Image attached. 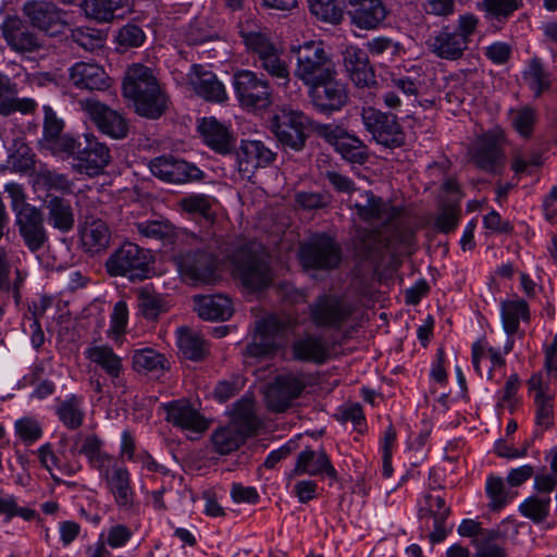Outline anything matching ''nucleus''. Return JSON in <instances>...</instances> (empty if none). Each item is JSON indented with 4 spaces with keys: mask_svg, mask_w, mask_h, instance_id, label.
<instances>
[{
    "mask_svg": "<svg viewBox=\"0 0 557 557\" xmlns=\"http://www.w3.org/2000/svg\"><path fill=\"white\" fill-rule=\"evenodd\" d=\"M149 169L153 176L171 184H184L202 176L197 166L172 154L153 158L149 162Z\"/></svg>",
    "mask_w": 557,
    "mask_h": 557,
    "instance_id": "17",
    "label": "nucleus"
},
{
    "mask_svg": "<svg viewBox=\"0 0 557 557\" xmlns=\"http://www.w3.org/2000/svg\"><path fill=\"white\" fill-rule=\"evenodd\" d=\"M224 261L234 265L243 284L249 288L261 289L272 282L269 264L257 253L256 245L243 239L223 243L215 238L203 249L181 252L174 258L183 280L193 285L216 282L220 265Z\"/></svg>",
    "mask_w": 557,
    "mask_h": 557,
    "instance_id": "1",
    "label": "nucleus"
},
{
    "mask_svg": "<svg viewBox=\"0 0 557 557\" xmlns=\"http://www.w3.org/2000/svg\"><path fill=\"white\" fill-rule=\"evenodd\" d=\"M308 474L312 476L326 475L333 481L338 479L337 471L323 449L306 448L299 453L292 476Z\"/></svg>",
    "mask_w": 557,
    "mask_h": 557,
    "instance_id": "28",
    "label": "nucleus"
},
{
    "mask_svg": "<svg viewBox=\"0 0 557 557\" xmlns=\"http://www.w3.org/2000/svg\"><path fill=\"white\" fill-rule=\"evenodd\" d=\"M86 359L99 367L115 382L124 371L122 358L107 344L91 345L84 351Z\"/></svg>",
    "mask_w": 557,
    "mask_h": 557,
    "instance_id": "33",
    "label": "nucleus"
},
{
    "mask_svg": "<svg viewBox=\"0 0 557 557\" xmlns=\"http://www.w3.org/2000/svg\"><path fill=\"white\" fill-rule=\"evenodd\" d=\"M488 360L491 367L487 371V376L492 377V371L505 364V359L498 350L488 345L485 338L476 341L472 345V363L475 371L482 375L481 362Z\"/></svg>",
    "mask_w": 557,
    "mask_h": 557,
    "instance_id": "42",
    "label": "nucleus"
},
{
    "mask_svg": "<svg viewBox=\"0 0 557 557\" xmlns=\"http://www.w3.org/2000/svg\"><path fill=\"white\" fill-rule=\"evenodd\" d=\"M45 149L51 151L52 154L61 158H73L76 156L77 150L81 149V144L69 135H59L42 146Z\"/></svg>",
    "mask_w": 557,
    "mask_h": 557,
    "instance_id": "56",
    "label": "nucleus"
},
{
    "mask_svg": "<svg viewBox=\"0 0 557 557\" xmlns=\"http://www.w3.org/2000/svg\"><path fill=\"white\" fill-rule=\"evenodd\" d=\"M521 0H482L479 8L490 17L507 18L521 7Z\"/></svg>",
    "mask_w": 557,
    "mask_h": 557,
    "instance_id": "54",
    "label": "nucleus"
},
{
    "mask_svg": "<svg viewBox=\"0 0 557 557\" xmlns=\"http://www.w3.org/2000/svg\"><path fill=\"white\" fill-rule=\"evenodd\" d=\"M34 184L46 190H55L62 194H72L73 191V183L65 174L48 168H40L35 172Z\"/></svg>",
    "mask_w": 557,
    "mask_h": 557,
    "instance_id": "43",
    "label": "nucleus"
},
{
    "mask_svg": "<svg viewBox=\"0 0 557 557\" xmlns=\"http://www.w3.org/2000/svg\"><path fill=\"white\" fill-rule=\"evenodd\" d=\"M331 75L309 86V96L312 104L321 112H334L341 110L348 101L346 85Z\"/></svg>",
    "mask_w": 557,
    "mask_h": 557,
    "instance_id": "18",
    "label": "nucleus"
},
{
    "mask_svg": "<svg viewBox=\"0 0 557 557\" xmlns=\"http://www.w3.org/2000/svg\"><path fill=\"white\" fill-rule=\"evenodd\" d=\"M133 368L137 372H152L165 367V358L154 349L144 348L135 350L132 357Z\"/></svg>",
    "mask_w": 557,
    "mask_h": 557,
    "instance_id": "50",
    "label": "nucleus"
},
{
    "mask_svg": "<svg viewBox=\"0 0 557 557\" xmlns=\"http://www.w3.org/2000/svg\"><path fill=\"white\" fill-rule=\"evenodd\" d=\"M352 307L336 295H322L309 306L312 323L318 327L338 330L352 314Z\"/></svg>",
    "mask_w": 557,
    "mask_h": 557,
    "instance_id": "11",
    "label": "nucleus"
},
{
    "mask_svg": "<svg viewBox=\"0 0 557 557\" xmlns=\"http://www.w3.org/2000/svg\"><path fill=\"white\" fill-rule=\"evenodd\" d=\"M0 33L8 47L16 53H33L42 47L39 37L18 16L5 17Z\"/></svg>",
    "mask_w": 557,
    "mask_h": 557,
    "instance_id": "19",
    "label": "nucleus"
},
{
    "mask_svg": "<svg viewBox=\"0 0 557 557\" xmlns=\"http://www.w3.org/2000/svg\"><path fill=\"white\" fill-rule=\"evenodd\" d=\"M136 232L145 238L165 240L175 235L174 226L168 220H146L134 224Z\"/></svg>",
    "mask_w": 557,
    "mask_h": 557,
    "instance_id": "48",
    "label": "nucleus"
},
{
    "mask_svg": "<svg viewBox=\"0 0 557 557\" xmlns=\"http://www.w3.org/2000/svg\"><path fill=\"white\" fill-rule=\"evenodd\" d=\"M342 55L345 72L357 88H372L376 85L375 72L366 50L349 45Z\"/></svg>",
    "mask_w": 557,
    "mask_h": 557,
    "instance_id": "21",
    "label": "nucleus"
},
{
    "mask_svg": "<svg viewBox=\"0 0 557 557\" xmlns=\"http://www.w3.org/2000/svg\"><path fill=\"white\" fill-rule=\"evenodd\" d=\"M85 139L86 145L77 150L72 166L77 173L94 177L109 165L111 154L108 146L98 141L94 135L86 134Z\"/></svg>",
    "mask_w": 557,
    "mask_h": 557,
    "instance_id": "15",
    "label": "nucleus"
},
{
    "mask_svg": "<svg viewBox=\"0 0 557 557\" xmlns=\"http://www.w3.org/2000/svg\"><path fill=\"white\" fill-rule=\"evenodd\" d=\"M123 96L134 102L135 111L156 120L169 107V97L154 76L152 69L139 63L132 64L123 81Z\"/></svg>",
    "mask_w": 557,
    "mask_h": 557,
    "instance_id": "3",
    "label": "nucleus"
},
{
    "mask_svg": "<svg viewBox=\"0 0 557 557\" xmlns=\"http://www.w3.org/2000/svg\"><path fill=\"white\" fill-rule=\"evenodd\" d=\"M348 5L351 23L366 30L377 28L388 13L382 0H348Z\"/></svg>",
    "mask_w": 557,
    "mask_h": 557,
    "instance_id": "27",
    "label": "nucleus"
},
{
    "mask_svg": "<svg viewBox=\"0 0 557 557\" xmlns=\"http://www.w3.org/2000/svg\"><path fill=\"white\" fill-rule=\"evenodd\" d=\"M15 433L26 445H30L42 436V429L36 419L25 417L14 424Z\"/></svg>",
    "mask_w": 557,
    "mask_h": 557,
    "instance_id": "61",
    "label": "nucleus"
},
{
    "mask_svg": "<svg viewBox=\"0 0 557 557\" xmlns=\"http://www.w3.org/2000/svg\"><path fill=\"white\" fill-rule=\"evenodd\" d=\"M292 352L296 360L317 364L324 363L329 358L326 344L315 335H306L295 341L292 345Z\"/></svg>",
    "mask_w": 557,
    "mask_h": 557,
    "instance_id": "35",
    "label": "nucleus"
},
{
    "mask_svg": "<svg viewBox=\"0 0 557 557\" xmlns=\"http://www.w3.org/2000/svg\"><path fill=\"white\" fill-rule=\"evenodd\" d=\"M25 247L33 253L44 250L49 244V234L45 226L42 212L39 208H28L15 218Z\"/></svg>",
    "mask_w": 557,
    "mask_h": 557,
    "instance_id": "16",
    "label": "nucleus"
},
{
    "mask_svg": "<svg viewBox=\"0 0 557 557\" xmlns=\"http://www.w3.org/2000/svg\"><path fill=\"white\" fill-rule=\"evenodd\" d=\"M461 215V209L458 205L444 206L435 219V227L441 233H450L456 230Z\"/></svg>",
    "mask_w": 557,
    "mask_h": 557,
    "instance_id": "60",
    "label": "nucleus"
},
{
    "mask_svg": "<svg viewBox=\"0 0 557 557\" xmlns=\"http://www.w3.org/2000/svg\"><path fill=\"white\" fill-rule=\"evenodd\" d=\"M198 129L207 144L214 151L225 154L233 148V138L228 128L215 117H203L198 124Z\"/></svg>",
    "mask_w": 557,
    "mask_h": 557,
    "instance_id": "34",
    "label": "nucleus"
},
{
    "mask_svg": "<svg viewBox=\"0 0 557 557\" xmlns=\"http://www.w3.org/2000/svg\"><path fill=\"white\" fill-rule=\"evenodd\" d=\"M44 206L47 210V220L50 226L61 233H67L73 230L75 214L69 199L55 195H47Z\"/></svg>",
    "mask_w": 557,
    "mask_h": 557,
    "instance_id": "31",
    "label": "nucleus"
},
{
    "mask_svg": "<svg viewBox=\"0 0 557 557\" xmlns=\"http://www.w3.org/2000/svg\"><path fill=\"white\" fill-rule=\"evenodd\" d=\"M102 441L88 435L79 449L87 458L91 469L99 473L114 503L121 509L128 510L134 505L135 493L131 485V473L126 466L102 449Z\"/></svg>",
    "mask_w": 557,
    "mask_h": 557,
    "instance_id": "2",
    "label": "nucleus"
},
{
    "mask_svg": "<svg viewBox=\"0 0 557 557\" xmlns=\"http://www.w3.org/2000/svg\"><path fill=\"white\" fill-rule=\"evenodd\" d=\"M81 238L87 251L99 252L109 245L111 233L102 220L87 219L82 227Z\"/></svg>",
    "mask_w": 557,
    "mask_h": 557,
    "instance_id": "38",
    "label": "nucleus"
},
{
    "mask_svg": "<svg viewBox=\"0 0 557 557\" xmlns=\"http://www.w3.org/2000/svg\"><path fill=\"white\" fill-rule=\"evenodd\" d=\"M233 85L239 104L251 111L265 110L273 103L270 82L256 72L240 70L234 74Z\"/></svg>",
    "mask_w": 557,
    "mask_h": 557,
    "instance_id": "7",
    "label": "nucleus"
},
{
    "mask_svg": "<svg viewBox=\"0 0 557 557\" xmlns=\"http://www.w3.org/2000/svg\"><path fill=\"white\" fill-rule=\"evenodd\" d=\"M69 78L78 89L104 91L111 87V78L104 69L95 62L74 63L69 69Z\"/></svg>",
    "mask_w": 557,
    "mask_h": 557,
    "instance_id": "24",
    "label": "nucleus"
},
{
    "mask_svg": "<svg viewBox=\"0 0 557 557\" xmlns=\"http://www.w3.org/2000/svg\"><path fill=\"white\" fill-rule=\"evenodd\" d=\"M315 131L320 137L325 139L343 159L351 162L363 164L369 159V150L367 145L338 125L319 124Z\"/></svg>",
    "mask_w": 557,
    "mask_h": 557,
    "instance_id": "10",
    "label": "nucleus"
},
{
    "mask_svg": "<svg viewBox=\"0 0 557 557\" xmlns=\"http://www.w3.org/2000/svg\"><path fill=\"white\" fill-rule=\"evenodd\" d=\"M274 153L260 140L242 141L237 152L238 170L252 173L258 168L269 165L274 160Z\"/></svg>",
    "mask_w": 557,
    "mask_h": 557,
    "instance_id": "30",
    "label": "nucleus"
},
{
    "mask_svg": "<svg viewBox=\"0 0 557 557\" xmlns=\"http://www.w3.org/2000/svg\"><path fill=\"white\" fill-rule=\"evenodd\" d=\"M482 537L473 541L476 552L474 557H507L505 549L495 543L498 533L488 531Z\"/></svg>",
    "mask_w": 557,
    "mask_h": 557,
    "instance_id": "58",
    "label": "nucleus"
},
{
    "mask_svg": "<svg viewBox=\"0 0 557 557\" xmlns=\"http://www.w3.org/2000/svg\"><path fill=\"white\" fill-rule=\"evenodd\" d=\"M240 36L247 49L253 54V59H259L276 48L264 33L242 28Z\"/></svg>",
    "mask_w": 557,
    "mask_h": 557,
    "instance_id": "51",
    "label": "nucleus"
},
{
    "mask_svg": "<svg viewBox=\"0 0 557 557\" xmlns=\"http://www.w3.org/2000/svg\"><path fill=\"white\" fill-rule=\"evenodd\" d=\"M137 307L139 313L149 321H154L166 311L163 299L148 287H140L137 290Z\"/></svg>",
    "mask_w": 557,
    "mask_h": 557,
    "instance_id": "44",
    "label": "nucleus"
},
{
    "mask_svg": "<svg viewBox=\"0 0 557 557\" xmlns=\"http://www.w3.org/2000/svg\"><path fill=\"white\" fill-rule=\"evenodd\" d=\"M81 106L103 134L117 139L127 135V123L116 111L91 98L82 100Z\"/></svg>",
    "mask_w": 557,
    "mask_h": 557,
    "instance_id": "22",
    "label": "nucleus"
},
{
    "mask_svg": "<svg viewBox=\"0 0 557 557\" xmlns=\"http://www.w3.org/2000/svg\"><path fill=\"white\" fill-rule=\"evenodd\" d=\"M361 119L366 129L377 144L388 148L405 144V134L396 115L369 107L362 109Z\"/></svg>",
    "mask_w": 557,
    "mask_h": 557,
    "instance_id": "8",
    "label": "nucleus"
},
{
    "mask_svg": "<svg viewBox=\"0 0 557 557\" xmlns=\"http://www.w3.org/2000/svg\"><path fill=\"white\" fill-rule=\"evenodd\" d=\"M128 323V308L124 300L117 301L113 311L110 315V327L108 330V336L112 339L120 338L126 331Z\"/></svg>",
    "mask_w": 557,
    "mask_h": 557,
    "instance_id": "57",
    "label": "nucleus"
},
{
    "mask_svg": "<svg viewBox=\"0 0 557 557\" xmlns=\"http://www.w3.org/2000/svg\"><path fill=\"white\" fill-rule=\"evenodd\" d=\"M504 140V132L499 128L484 133L471 149V159L474 164L485 172L496 173L504 161L502 149Z\"/></svg>",
    "mask_w": 557,
    "mask_h": 557,
    "instance_id": "13",
    "label": "nucleus"
},
{
    "mask_svg": "<svg viewBox=\"0 0 557 557\" xmlns=\"http://www.w3.org/2000/svg\"><path fill=\"white\" fill-rule=\"evenodd\" d=\"M176 334L178 349L185 358L200 361L208 354L207 343L198 332L183 326L177 329Z\"/></svg>",
    "mask_w": 557,
    "mask_h": 557,
    "instance_id": "39",
    "label": "nucleus"
},
{
    "mask_svg": "<svg viewBox=\"0 0 557 557\" xmlns=\"http://www.w3.org/2000/svg\"><path fill=\"white\" fill-rule=\"evenodd\" d=\"M187 78L194 91L205 100L223 102L227 99L224 85L206 66L201 64L191 65Z\"/></svg>",
    "mask_w": 557,
    "mask_h": 557,
    "instance_id": "25",
    "label": "nucleus"
},
{
    "mask_svg": "<svg viewBox=\"0 0 557 557\" xmlns=\"http://www.w3.org/2000/svg\"><path fill=\"white\" fill-rule=\"evenodd\" d=\"M144 30L135 24L124 25L116 36L117 44L124 48H136L145 41Z\"/></svg>",
    "mask_w": 557,
    "mask_h": 557,
    "instance_id": "64",
    "label": "nucleus"
},
{
    "mask_svg": "<svg viewBox=\"0 0 557 557\" xmlns=\"http://www.w3.org/2000/svg\"><path fill=\"white\" fill-rule=\"evenodd\" d=\"M528 319L529 308L523 299L515 298L502 301V320L508 335H513L519 329L520 321Z\"/></svg>",
    "mask_w": 557,
    "mask_h": 557,
    "instance_id": "41",
    "label": "nucleus"
},
{
    "mask_svg": "<svg viewBox=\"0 0 557 557\" xmlns=\"http://www.w3.org/2000/svg\"><path fill=\"white\" fill-rule=\"evenodd\" d=\"M164 408L166 420L183 430L202 433L209 428L206 418L184 399L169 403Z\"/></svg>",
    "mask_w": 557,
    "mask_h": 557,
    "instance_id": "29",
    "label": "nucleus"
},
{
    "mask_svg": "<svg viewBox=\"0 0 557 557\" xmlns=\"http://www.w3.org/2000/svg\"><path fill=\"white\" fill-rule=\"evenodd\" d=\"M309 123L302 112L284 108L273 116L271 127L283 146L298 151L305 146V128Z\"/></svg>",
    "mask_w": 557,
    "mask_h": 557,
    "instance_id": "12",
    "label": "nucleus"
},
{
    "mask_svg": "<svg viewBox=\"0 0 557 557\" xmlns=\"http://www.w3.org/2000/svg\"><path fill=\"white\" fill-rule=\"evenodd\" d=\"M285 327L286 324L275 315L259 320L256 325L253 341L246 348L247 355L261 358L276 352L281 347L277 335Z\"/></svg>",
    "mask_w": 557,
    "mask_h": 557,
    "instance_id": "20",
    "label": "nucleus"
},
{
    "mask_svg": "<svg viewBox=\"0 0 557 557\" xmlns=\"http://www.w3.org/2000/svg\"><path fill=\"white\" fill-rule=\"evenodd\" d=\"M122 8L113 0H90L85 2V12L88 17L98 22H109L114 17L116 9Z\"/></svg>",
    "mask_w": 557,
    "mask_h": 557,
    "instance_id": "55",
    "label": "nucleus"
},
{
    "mask_svg": "<svg viewBox=\"0 0 557 557\" xmlns=\"http://www.w3.org/2000/svg\"><path fill=\"white\" fill-rule=\"evenodd\" d=\"M305 383L293 374L280 375L268 388L265 398L273 411L286 410L304 391Z\"/></svg>",
    "mask_w": 557,
    "mask_h": 557,
    "instance_id": "26",
    "label": "nucleus"
},
{
    "mask_svg": "<svg viewBox=\"0 0 557 557\" xmlns=\"http://www.w3.org/2000/svg\"><path fill=\"white\" fill-rule=\"evenodd\" d=\"M479 17L473 13L460 14L456 26L443 25L426 41L429 50L437 58L456 61L469 49L473 35L478 30Z\"/></svg>",
    "mask_w": 557,
    "mask_h": 557,
    "instance_id": "4",
    "label": "nucleus"
},
{
    "mask_svg": "<svg viewBox=\"0 0 557 557\" xmlns=\"http://www.w3.org/2000/svg\"><path fill=\"white\" fill-rule=\"evenodd\" d=\"M44 137L41 139L42 146L61 135L64 126L63 121L57 116L51 107L44 106Z\"/></svg>",
    "mask_w": 557,
    "mask_h": 557,
    "instance_id": "63",
    "label": "nucleus"
},
{
    "mask_svg": "<svg viewBox=\"0 0 557 557\" xmlns=\"http://www.w3.org/2000/svg\"><path fill=\"white\" fill-rule=\"evenodd\" d=\"M337 75L335 65L322 42L309 41L297 51L295 76L308 87L320 81Z\"/></svg>",
    "mask_w": 557,
    "mask_h": 557,
    "instance_id": "6",
    "label": "nucleus"
},
{
    "mask_svg": "<svg viewBox=\"0 0 557 557\" xmlns=\"http://www.w3.org/2000/svg\"><path fill=\"white\" fill-rule=\"evenodd\" d=\"M557 379V335L545 351L544 372L533 374L528 381L529 392L534 397L553 395L550 384Z\"/></svg>",
    "mask_w": 557,
    "mask_h": 557,
    "instance_id": "32",
    "label": "nucleus"
},
{
    "mask_svg": "<svg viewBox=\"0 0 557 557\" xmlns=\"http://www.w3.org/2000/svg\"><path fill=\"white\" fill-rule=\"evenodd\" d=\"M153 258L149 250L137 244L125 242L106 261L111 276H124L129 281H144L152 273Z\"/></svg>",
    "mask_w": 557,
    "mask_h": 557,
    "instance_id": "5",
    "label": "nucleus"
},
{
    "mask_svg": "<svg viewBox=\"0 0 557 557\" xmlns=\"http://www.w3.org/2000/svg\"><path fill=\"white\" fill-rule=\"evenodd\" d=\"M386 244L382 240L381 234L376 231H370L364 235L360 236L357 244V249L366 258H374L382 253Z\"/></svg>",
    "mask_w": 557,
    "mask_h": 557,
    "instance_id": "62",
    "label": "nucleus"
},
{
    "mask_svg": "<svg viewBox=\"0 0 557 557\" xmlns=\"http://www.w3.org/2000/svg\"><path fill=\"white\" fill-rule=\"evenodd\" d=\"M550 509V497L548 495H533L524 499L519 505L520 513L532 520L534 523H541L546 520Z\"/></svg>",
    "mask_w": 557,
    "mask_h": 557,
    "instance_id": "49",
    "label": "nucleus"
},
{
    "mask_svg": "<svg viewBox=\"0 0 557 557\" xmlns=\"http://www.w3.org/2000/svg\"><path fill=\"white\" fill-rule=\"evenodd\" d=\"M71 38L86 51L101 48L106 41L103 32L91 27H76L71 32Z\"/></svg>",
    "mask_w": 557,
    "mask_h": 557,
    "instance_id": "53",
    "label": "nucleus"
},
{
    "mask_svg": "<svg viewBox=\"0 0 557 557\" xmlns=\"http://www.w3.org/2000/svg\"><path fill=\"white\" fill-rule=\"evenodd\" d=\"M55 413L65 428L77 430L85 418L84 398L75 394L67 396L59 401Z\"/></svg>",
    "mask_w": 557,
    "mask_h": 557,
    "instance_id": "40",
    "label": "nucleus"
},
{
    "mask_svg": "<svg viewBox=\"0 0 557 557\" xmlns=\"http://www.w3.org/2000/svg\"><path fill=\"white\" fill-rule=\"evenodd\" d=\"M23 13L29 23L50 35L58 34L66 25L65 12L48 0H29L23 5Z\"/></svg>",
    "mask_w": 557,
    "mask_h": 557,
    "instance_id": "14",
    "label": "nucleus"
},
{
    "mask_svg": "<svg viewBox=\"0 0 557 557\" xmlns=\"http://www.w3.org/2000/svg\"><path fill=\"white\" fill-rule=\"evenodd\" d=\"M196 311L203 320H226L233 313L231 300L222 295L195 297Z\"/></svg>",
    "mask_w": 557,
    "mask_h": 557,
    "instance_id": "37",
    "label": "nucleus"
},
{
    "mask_svg": "<svg viewBox=\"0 0 557 557\" xmlns=\"http://www.w3.org/2000/svg\"><path fill=\"white\" fill-rule=\"evenodd\" d=\"M299 259L307 269L331 270L342 260L339 246L324 234L309 238L300 246Z\"/></svg>",
    "mask_w": 557,
    "mask_h": 557,
    "instance_id": "9",
    "label": "nucleus"
},
{
    "mask_svg": "<svg viewBox=\"0 0 557 557\" xmlns=\"http://www.w3.org/2000/svg\"><path fill=\"white\" fill-rule=\"evenodd\" d=\"M253 63L267 72L277 87H288L290 83L289 66L277 47L261 58L253 59Z\"/></svg>",
    "mask_w": 557,
    "mask_h": 557,
    "instance_id": "36",
    "label": "nucleus"
},
{
    "mask_svg": "<svg viewBox=\"0 0 557 557\" xmlns=\"http://www.w3.org/2000/svg\"><path fill=\"white\" fill-rule=\"evenodd\" d=\"M350 206L357 215L367 222L386 224L400 214V210L372 191H362L356 198H350Z\"/></svg>",
    "mask_w": 557,
    "mask_h": 557,
    "instance_id": "23",
    "label": "nucleus"
},
{
    "mask_svg": "<svg viewBox=\"0 0 557 557\" xmlns=\"http://www.w3.org/2000/svg\"><path fill=\"white\" fill-rule=\"evenodd\" d=\"M0 515L5 516L7 521L16 516L30 521L36 518L37 512L30 508L20 507L14 496L7 495L0 497Z\"/></svg>",
    "mask_w": 557,
    "mask_h": 557,
    "instance_id": "59",
    "label": "nucleus"
},
{
    "mask_svg": "<svg viewBox=\"0 0 557 557\" xmlns=\"http://www.w3.org/2000/svg\"><path fill=\"white\" fill-rule=\"evenodd\" d=\"M486 495L490 498V508L498 511L513 499L517 493H511L503 478L490 475L485 485Z\"/></svg>",
    "mask_w": 557,
    "mask_h": 557,
    "instance_id": "46",
    "label": "nucleus"
},
{
    "mask_svg": "<svg viewBox=\"0 0 557 557\" xmlns=\"http://www.w3.org/2000/svg\"><path fill=\"white\" fill-rule=\"evenodd\" d=\"M244 438L235 426L220 428L211 435V443L215 453L220 455H228L236 450Z\"/></svg>",
    "mask_w": 557,
    "mask_h": 557,
    "instance_id": "47",
    "label": "nucleus"
},
{
    "mask_svg": "<svg viewBox=\"0 0 557 557\" xmlns=\"http://www.w3.org/2000/svg\"><path fill=\"white\" fill-rule=\"evenodd\" d=\"M310 12L319 20L338 24L343 18L339 0H308Z\"/></svg>",
    "mask_w": 557,
    "mask_h": 557,
    "instance_id": "52",
    "label": "nucleus"
},
{
    "mask_svg": "<svg viewBox=\"0 0 557 557\" xmlns=\"http://www.w3.org/2000/svg\"><path fill=\"white\" fill-rule=\"evenodd\" d=\"M522 78L535 96H540L550 86L549 75L545 71L541 60L537 58H533L529 61L527 67L522 72Z\"/></svg>",
    "mask_w": 557,
    "mask_h": 557,
    "instance_id": "45",
    "label": "nucleus"
}]
</instances>
